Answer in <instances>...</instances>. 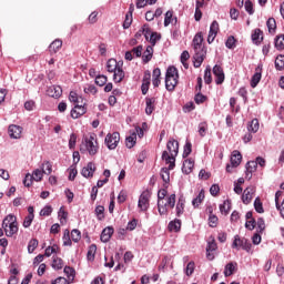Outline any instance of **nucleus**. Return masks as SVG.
I'll use <instances>...</instances> for the list:
<instances>
[{
    "label": "nucleus",
    "mask_w": 284,
    "mask_h": 284,
    "mask_svg": "<svg viewBox=\"0 0 284 284\" xmlns=\"http://www.w3.org/2000/svg\"><path fill=\"white\" fill-rule=\"evenodd\" d=\"M166 150L162 153V161L169 165V170L176 168V156H179V141L170 139L166 143Z\"/></svg>",
    "instance_id": "obj_1"
},
{
    "label": "nucleus",
    "mask_w": 284,
    "mask_h": 284,
    "mask_svg": "<svg viewBox=\"0 0 284 284\" xmlns=\"http://www.w3.org/2000/svg\"><path fill=\"white\" fill-rule=\"evenodd\" d=\"M193 49H194L193 65L194 68H201V65L203 64V61H205V54H207V51L203 45V34L201 33L195 34L193 39Z\"/></svg>",
    "instance_id": "obj_2"
},
{
    "label": "nucleus",
    "mask_w": 284,
    "mask_h": 284,
    "mask_svg": "<svg viewBox=\"0 0 284 284\" xmlns=\"http://www.w3.org/2000/svg\"><path fill=\"white\" fill-rule=\"evenodd\" d=\"M80 152L82 154H90V156H94L99 152V142L97 141V134L91 133L83 136L80 144Z\"/></svg>",
    "instance_id": "obj_3"
},
{
    "label": "nucleus",
    "mask_w": 284,
    "mask_h": 284,
    "mask_svg": "<svg viewBox=\"0 0 284 284\" xmlns=\"http://www.w3.org/2000/svg\"><path fill=\"white\" fill-rule=\"evenodd\" d=\"M108 72H113V81L121 83L125 79V71H123V61H116L115 59H109L106 62Z\"/></svg>",
    "instance_id": "obj_4"
},
{
    "label": "nucleus",
    "mask_w": 284,
    "mask_h": 284,
    "mask_svg": "<svg viewBox=\"0 0 284 284\" xmlns=\"http://www.w3.org/2000/svg\"><path fill=\"white\" fill-rule=\"evenodd\" d=\"M2 229L6 236H14L19 232V225L17 223V216L9 214L2 221Z\"/></svg>",
    "instance_id": "obj_5"
},
{
    "label": "nucleus",
    "mask_w": 284,
    "mask_h": 284,
    "mask_svg": "<svg viewBox=\"0 0 284 284\" xmlns=\"http://www.w3.org/2000/svg\"><path fill=\"white\" fill-rule=\"evenodd\" d=\"M179 83V70L175 67H169L165 75V88L169 92H173Z\"/></svg>",
    "instance_id": "obj_6"
},
{
    "label": "nucleus",
    "mask_w": 284,
    "mask_h": 284,
    "mask_svg": "<svg viewBox=\"0 0 284 284\" xmlns=\"http://www.w3.org/2000/svg\"><path fill=\"white\" fill-rule=\"evenodd\" d=\"M121 141V135L119 132L109 133L105 136L104 143L109 150H116L119 142Z\"/></svg>",
    "instance_id": "obj_7"
},
{
    "label": "nucleus",
    "mask_w": 284,
    "mask_h": 284,
    "mask_svg": "<svg viewBox=\"0 0 284 284\" xmlns=\"http://www.w3.org/2000/svg\"><path fill=\"white\" fill-rule=\"evenodd\" d=\"M150 191H144L138 202V207L141 210V212H148V209L150 207Z\"/></svg>",
    "instance_id": "obj_8"
},
{
    "label": "nucleus",
    "mask_w": 284,
    "mask_h": 284,
    "mask_svg": "<svg viewBox=\"0 0 284 284\" xmlns=\"http://www.w3.org/2000/svg\"><path fill=\"white\" fill-rule=\"evenodd\" d=\"M232 247L239 250V247L244 248L246 252L252 250V243L247 241V239H241L239 235H235Z\"/></svg>",
    "instance_id": "obj_9"
},
{
    "label": "nucleus",
    "mask_w": 284,
    "mask_h": 284,
    "mask_svg": "<svg viewBox=\"0 0 284 284\" xmlns=\"http://www.w3.org/2000/svg\"><path fill=\"white\" fill-rule=\"evenodd\" d=\"M243 159V155H241V152L233 151L231 155V165H226V172H232V168H239L241 165V161Z\"/></svg>",
    "instance_id": "obj_10"
},
{
    "label": "nucleus",
    "mask_w": 284,
    "mask_h": 284,
    "mask_svg": "<svg viewBox=\"0 0 284 284\" xmlns=\"http://www.w3.org/2000/svg\"><path fill=\"white\" fill-rule=\"evenodd\" d=\"M213 74L215 77L216 85H222V83L225 81V72L223 71V67L215 64L213 67Z\"/></svg>",
    "instance_id": "obj_11"
},
{
    "label": "nucleus",
    "mask_w": 284,
    "mask_h": 284,
    "mask_svg": "<svg viewBox=\"0 0 284 284\" xmlns=\"http://www.w3.org/2000/svg\"><path fill=\"white\" fill-rule=\"evenodd\" d=\"M216 240H209L206 246V258L207 261H214V252L217 250Z\"/></svg>",
    "instance_id": "obj_12"
},
{
    "label": "nucleus",
    "mask_w": 284,
    "mask_h": 284,
    "mask_svg": "<svg viewBox=\"0 0 284 284\" xmlns=\"http://www.w3.org/2000/svg\"><path fill=\"white\" fill-rule=\"evenodd\" d=\"M94 172H97V166L94 163L89 162L87 166L82 169L81 174L84 179H92V176H94Z\"/></svg>",
    "instance_id": "obj_13"
},
{
    "label": "nucleus",
    "mask_w": 284,
    "mask_h": 284,
    "mask_svg": "<svg viewBox=\"0 0 284 284\" xmlns=\"http://www.w3.org/2000/svg\"><path fill=\"white\" fill-rule=\"evenodd\" d=\"M8 132H9L10 139H21L23 128L17 125V124H11V125H9Z\"/></svg>",
    "instance_id": "obj_14"
},
{
    "label": "nucleus",
    "mask_w": 284,
    "mask_h": 284,
    "mask_svg": "<svg viewBox=\"0 0 284 284\" xmlns=\"http://www.w3.org/2000/svg\"><path fill=\"white\" fill-rule=\"evenodd\" d=\"M216 34H219V22L214 20L210 27L207 43H214V39H216Z\"/></svg>",
    "instance_id": "obj_15"
},
{
    "label": "nucleus",
    "mask_w": 284,
    "mask_h": 284,
    "mask_svg": "<svg viewBox=\"0 0 284 284\" xmlns=\"http://www.w3.org/2000/svg\"><path fill=\"white\" fill-rule=\"evenodd\" d=\"M253 196H254V186L246 187L242 195L243 203L245 205H250V203H252Z\"/></svg>",
    "instance_id": "obj_16"
},
{
    "label": "nucleus",
    "mask_w": 284,
    "mask_h": 284,
    "mask_svg": "<svg viewBox=\"0 0 284 284\" xmlns=\"http://www.w3.org/2000/svg\"><path fill=\"white\" fill-rule=\"evenodd\" d=\"M150 79H152V74L150 73V71H146L142 80V94H148V91L150 90Z\"/></svg>",
    "instance_id": "obj_17"
},
{
    "label": "nucleus",
    "mask_w": 284,
    "mask_h": 284,
    "mask_svg": "<svg viewBox=\"0 0 284 284\" xmlns=\"http://www.w3.org/2000/svg\"><path fill=\"white\" fill-rule=\"evenodd\" d=\"M47 94L48 97H52L53 99H59V97L63 94V90L61 89V87L52 85L49 87V89L47 90Z\"/></svg>",
    "instance_id": "obj_18"
},
{
    "label": "nucleus",
    "mask_w": 284,
    "mask_h": 284,
    "mask_svg": "<svg viewBox=\"0 0 284 284\" xmlns=\"http://www.w3.org/2000/svg\"><path fill=\"white\" fill-rule=\"evenodd\" d=\"M83 114H85V106H83V104H75L71 110L72 119H79V116H83Z\"/></svg>",
    "instance_id": "obj_19"
},
{
    "label": "nucleus",
    "mask_w": 284,
    "mask_h": 284,
    "mask_svg": "<svg viewBox=\"0 0 284 284\" xmlns=\"http://www.w3.org/2000/svg\"><path fill=\"white\" fill-rule=\"evenodd\" d=\"M112 234H114V229L110 226L105 227L100 236L102 243H108L112 239Z\"/></svg>",
    "instance_id": "obj_20"
},
{
    "label": "nucleus",
    "mask_w": 284,
    "mask_h": 284,
    "mask_svg": "<svg viewBox=\"0 0 284 284\" xmlns=\"http://www.w3.org/2000/svg\"><path fill=\"white\" fill-rule=\"evenodd\" d=\"M192 170H194V160L192 159H186L183 162V166H182V172L184 174H192Z\"/></svg>",
    "instance_id": "obj_21"
},
{
    "label": "nucleus",
    "mask_w": 284,
    "mask_h": 284,
    "mask_svg": "<svg viewBox=\"0 0 284 284\" xmlns=\"http://www.w3.org/2000/svg\"><path fill=\"white\" fill-rule=\"evenodd\" d=\"M258 165L256 164V161H248L246 164V179H252V174L256 171Z\"/></svg>",
    "instance_id": "obj_22"
},
{
    "label": "nucleus",
    "mask_w": 284,
    "mask_h": 284,
    "mask_svg": "<svg viewBox=\"0 0 284 284\" xmlns=\"http://www.w3.org/2000/svg\"><path fill=\"white\" fill-rule=\"evenodd\" d=\"M154 54V48L152 47H146L145 51L142 54V60L144 63H150L152 61V57Z\"/></svg>",
    "instance_id": "obj_23"
},
{
    "label": "nucleus",
    "mask_w": 284,
    "mask_h": 284,
    "mask_svg": "<svg viewBox=\"0 0 284 284\" xmlns=\"http://www.w3.org/2000/svg\"><path fill=\"white\" fill-rule=\"evenodd\" d=\"M230 210H232V203L230 200H225L222 204H220V212L227 216L230 214Z\"/></svg>",
    "instance_id": "obj_24"
},
{
    "label": "nucleus",
    "mask_w": 284,
    "mask_h": 284,
    "mask_svg": "<svg viewBox=\"0 0 284 284\" xmlns=\"http://www.w3.org/2000/svg\"><path fill=\"white\" fill-rule=\"evenodd\" d=\"M153 85L154 88H159L161 85V69L156 68L153 70Z\"/></svg>",
    "instance_id": "obj_25"
},
{
    "label": "nucleus",
    "mask_w": 284,
    "mask_h": 284,
    "mask_svg": "<svg viewBox=\"0 0 284 284\" xmlns=\"http://www.w3.org/2000/svg\"><path fill=\"white\" fill-rule=\"evenodd\" d=\"M158 211L161 216L168 214V203H165V200H158Z\"/></svg>",
    "instance_id": "obj_26"
},
{
    "label": "nucleus",
    "mask_w": 284,
    "mask_h": 284,
    "mask_svg": "<svg viewBox=\"0 0 284 284\" xmlns=\"http://www.w3.org/2000/svg\"><path fill=\"white\" fill-rule=\"evenodd\" d=\"M252 41L255 44H258L263 41V31H261V29L254 30V33L252 34Z\"/></svg>",
    "instance_id": "obj_27"
},
{
    "label": "nucleus",
    "mask_w": 284,
    "mask_h": 284,
    "mask_svg": "<svg viewBox=\"0 0 284 284\" xmlns=\"http://www.w3.org/2000/svg\"><path fill=\"white\" fill-rule=\"evenodd\" d=\"M175 210H176V216H181V214H183L185 210V199L183 196L179 199Z\"/></svg>",
    "instance_id": "obj_28"
},
{
    "label": "nucleus",
    "mask_w": 284,
    "mask_h": 284,
    "mask_svg": "<svg viewBox=\"0 0 284 284\" xmlns=\"http://www.w3.org/2000/svg\"><path fill=\"white\" fill-rule=\"evenodd\" d=\"M170 232H181V220H174L169 223Z\"/></svg>",
    "instance_id": "obj_29"
},
{
    "label": "nucleus",
    "mask_w": 284,
    "mask_h": 284,
    "mask_svg": "<svg viewBox=\"0 0 284 284\" xmlns=\"http://www.w3.org/2000/svg\"><path fill=\"white\" fill-rule=\"evenodd\" d=\"M234 270H236V263L231 262L226 264L224 268V276H232V274H234Z\"/></svg>",
    "instance_id": "obj_30"
},
{
    "label": "nucleus",
    "mask_w": 284,
    "mask_h": 284,
    "mask_svg": "<svg viewBox=\"0 0 284 284\" xmlns=\"http://www.w3.org/2000/svg\"><path fill=\"white\" fill-rule=\"evenodd\" d=\"M258 119H253L250 123V125L247 126L248 132H253V134H256V132H258Z\"/></svg>",
    "instance_id": "obj_31"
},
{
    "label": "nucleus",
    "mask_w": 284,
    "mask_h": 284,
    "mask_svg": "<svg viewBox=\"0 0 284 284\" xmlns=\"http://www.w3.org/2000/svg\"><path fill=\"white\" fill-rule=\"evenodd\" d=\"M41 171L47 175L52 174V163H50V161L43 162L41 165Z\"/></svg>",
    "instance_id": "obj_32"
},
{
    "label": "nucleus",
    "mask_w": 284,
    "mask_h": 284,
    "mask_svg": "<svg viewBox=\"0 0 284 284\" xmlns=\"http://www.w3.org/2000/svg\"><path fill=\"white\" fill-rule=\"evenodd\" d=\"M154 112V98H146L145 113L152 114Z\"/></svg>",
    "instance_id": "obj_33"
},
{
    "label": "nucleus",
    "mask_w": 284,
    "mask_h": 284,
    "mask_svg": "<svg viewBox=\"0 0 284 284\" xmlns=\"http://www.w3.org/2000/svg\"><path fill=\"white\" fill-rule=\"evenodd\" d=\"M95 254H97V245L95 244H91L89 246V250H88V253H87L88 261H94Z\"/></svg>",
    "instance_id": "obj_34"
},
{
    "label": "nucleus",
    "mask_w": 284,
    "mask_h": 284,
    "mask_svg": "<svg viewBox=\"0 0 284 284\" xmlns=\"http://www.w3.org/2000/svg\"><path fill=\"white\" fill-rule=\"evenodd\" d=\"M170 168H163L160 172L161 179L164 181V183H170Z\"/></svg>",
    "instance_id": "obj_35"
},
{
    "label": "nucleus",
    "mask_w": 284,
    "mask_h": 284,
    "mask_svg": "<svg viewBox=\"0 0 284 284\" xmlns=\"http://www.w3.org/2000/svg\"><path fill=\"white\" fill-rule=\"evenodd\" d=\"M64 274L68 277V282L72 283V281H74V268L70 267V266H65L64 267Z\"/></svg>",
    "instance_id": "obj_36"
},
{
    "label": "nucleus",
    "mask_w": 284,
    "mask_h": 284,
    "mask_svg": "<svg viewBox=\"0 0 284 284\" xmlns=\"http://www.w3.org/2000/svg\"><path fill=\"white\" fill-rule=\"evenodd\" d=\"M52 267L53 270H63V260H61V257L53 256Z\"/></svg>",
    "instance_id": "obj_37"
},
{
    "label": "nucleus",
    "mask_w": 284,
    "mask_h": 284,
    "mask_svg": "<svg viewBox=\"0 0 284 284\" xmlns=\"http://www.w3.org/2000/svg\"><path fill=\"white\" fill-rule=\"evenodd\" d=\"M61 45H63V42L61 40H54L50 47H49V50L50 52H59Z\"/></svg>",
    "instance_id": "obj_38"
},
{
    "label": "nucleus",
    "mask_w": 284,
    "mask_h": 284,
    "mask_svg": "<svg viewBox=\"0 0 284 284\" xmlns=\"http://www.w3.org/2000/svg\"><path fill=\"white\" fill-rule=\"evenodd\" d=\"M133 145H136V132H133L131 135L126 138V148L131 150Z\"/></svg>",
    "instance_id": "obj_39"
},
{
    "label": "nucleus",
    "mask_w": 284,
    "mask_h": 284,
    "mask_svg": "<svg viewBox=\"0 0 284 284\" xmlns=\"http://www.w3.org/2000/svg\"><path fill=\"white\" fill-rule=\"evenodd\" d=\"M205 199V192L204 191H201L200 193H199V195L195 197V199H193V201H192V205L194 206V207H199V204L200 203H203V200Z\"/></svg>",
    "instance_id": "obj_40"
},
{
    "label": "nucleus",
    "mask_w": 284,
    "mask_h": 284,
    "mask_svg": "<svg viewBox=\"0 0 284 284\" xmlns=\"http://www.w3.org/2000/svg\"><path fill=\"white\" fill-rule=\"evenodd\" d=\"M276 50H284V34H280L275 38Z\"/></svg>",
    "instance_id": "obj_41"
},
{
    "label": "nucleus",
    "mask_w": 284,
    "mask_h": 284,
    "mask_svg": "<svg viewBox=\"0 0 284 284\" xmlns=\"http://www.w3.org/2000/svg\"><path fill=\"white\" fill-rule=\"evenodd\" d=\"M105 207L103 205H99L95 207V215L98 216L99 221H103L105 219Z\"/></svg>",
    "instance_id": "obj_42"
},
{
    "label": "nucleus",
    "mask_w": 284,
    "mask_h": 284,
    "mask_svg": "<svg viewBox=\"0 0 284 284\" xmlns=\"http://www.w3.org/2000/svg\"><path fill=\"white\" fill-rule=\"evenodd\" d=\"M58 216L60 219L61 225H65V223L68 221V212H65V210H63V207H60Z\"/></svg>",
    "instance_id": "obj_43"
},
{
    "label": "nucleus",
    "mask_w": 284,
    "mask_h": 284,
    "mask_svg": "<svg viewBox=\"0 0 284 284\" xmlns=\"http://www.w3.org/2000/svg\"><path fill=\"white\" fill-rule=\"evenodd\" d=\"M275 68L276 70H284V55L280 54L275 59Z\"/></svg>",
    "instance_id": "obj_44"
},
{
    "label": "nucleus",
    "mask_w": 284,
    "mask_h": 284,
    "mask_svg": "<svg viewBox=\"0 0 284 284\" xmlns=\"http://www.w3.org/2000/svg\"><path fill=\"white\" fill-rule=\"evenodd\" d=\"M43 171L41 170V169H36L34 171H33V173H32V175H31V179L33 180V181H37V182H39V181H41V179H43Z\"/></svg>",
    "instance_id": "obj_45"
},
{
    "label": "nucleus",
    "mask_w": 284,
    "mask_h": 284,
    "mask_svg": "<svg viewBox=\"0 0 284 284\" xmlns=\"http://www.w3.org/2000/svg\"><path fill=\"white\" fill-rule=\"evenodd\" d=\"M261 77H262L261 72L254 73L251 80V88H256V85L261 83Z\"/></svg>",
    "instance_id": "obj_46"
},
{
    "label": "nucleus",
    "mask_w": 284,
    "mask_h": 284,
    "mask_svg": "<svg viewBox=\"0 0 284 284\" xmlns=\"http://www.w3.org/2000/svg\"><path fill=\"white\" fill-rule=\"evenodd\" d=\"M204 81L207 85L212 83V69L210 67H206L204 71Z\"/></svg>",
    "instance_id": "obj_47"
},
{
    "label": "nucleus",
    "mask_w": 284,
    "mask_h": 284,
    "mask_svg": "<svg viewBox=\"0 0 284 284\" xmlns=\"http://www.w3.org/2000/svg\"><path fill=\"white\" fill-rule=\"evenodd\" d=\"M166 206L171 207L172 210H174V206L176 205V194H171L168 199H166Z\"/></svg>",
    "instance_id": "obj_48"
},
{
    "label": "nucleus",
    "mask_w": 284,
    "mask_h": 284,
    "mask_svg": "<svg viewBox=\"0 0 284 284\" xmlns=\"http://www.w3.org/2000/svg\"><path fill=\"white\" fill-rule=\"evenodd\" d=\"M166 206L171 207L172 210H174V206L176 205V194H171L168 199H166Z\"/></svg>",
    "instance_id": "obj_49"
},
{
    "label": "nucleus",
    "mask_w": 284,
    "mask_h": 284,
    "mask_svg": "<svg viewBox=\"0 0 284 284\" xmlns=\"http://www.w3.org/2000/svg\"><path fill=\"white\" fill-rule=\"evenodd\" d=\"M71 239L74 243H79L81 241V231L73 229L71 231Z\"/></svg>",
    "instance_id": "obj_50"
},
{
    "label": "nucleus",
    "mask_w": 284,
    "mask_h": 284,
    "mask_svg": "<svg viewBox=\"0 0 284 284\" xmlns=\"http://www.w3.org/2000/svg\"><path fill=\"white\" fill-rule=\"evenodd\" d=\"M108 83V77L105 75H98L95 77V84L100 85V88H103Z\"/></svg>",
    "instance_id": "obj_51"
},
{
    "label": "nucleus",
    "mask_w": 284,
    "mask_h": 284,
    "mask_svg": "<svg viewBox=\"0 0 284 284\" xmlns=\"http://www.w3.org/2000/svg\"><path fill=\"white\" fill-rule=\"evenodd\" d=\"M161 40V34L156 33V32H152L151 34H149V41L152 45H156V41Z\"/></svg>",
    "instance_id": "obj_52"
},
{
    "label": "nucleus",
    "mask_w": 284,
    "mask_h": 284,
    "mask_svg": "<svg viewBox=\"0 0 284 284\" xmlns=\"http://www.w3.org/2000/svg\"><path fill=\"white\" fill-rule=\"evenodd\" d=\"M36 247H39V241L37 239H33L28 244V252H29V254H32V252H34Z\"/></svg>",
    "instance_id": "obj_53"
},
{
    "label": "nucleus",
    "mask_w": 284,
    "mask_h": 284,
    "mask_svg": "<svg viewBox=\"0 0 284 284\" xmlns=\"http://www.w3.org/2000/svg\"><path fill=\"white\" fill-rule=\"evenodd\" d=\"M83 91L85 94H97L98 92L97 87H94V84H87Z\"/></svg>",
    "instance_id": "obj_54"
},
{
    "label": "nucleus",
    "mask_w": 284,
    "mask_h": 284,
    "mask_svg": "<svg viewBox=\"0 0 284 284\" xmlns=\"http://www.w3.org/2000/svg\"><path fill=\"white\" fill-rule=\"evenodd\" d=\"M62 241H63L64 246L72 245V240L70 239V231H68V230L64 231V235L62 237Z\"/></svg>",
    "instance_id": "obj_55"
},
{
    "label": "nucleus",
    "mask_w": 284,
    "mask_h": 284,
    "mask_svg": "<svg viewBox=\"0 0 284 284\" xmlns=\"http://www.w3.org/2000/svg\"><path fill=\"white\" fill-rule=\"evenodd\" d=\"M268 32H274L276 30V20L274 18H270L266 22Z\"/></svg>",
    "instance_id": "obj_56"
},
{
    "label": "nucleus",
    "mask_w": 284,
    "mask_h": 284,
    "mask_svg": "<svg viewBox=\"0 0 284 284\" xmlns=\"http://www.w3.org/2000/svg\"><path fill=\"white\" fill-rule=\"evenodd\" d=\"M189 154H192V143L186 142L184 145L183 154H182L183 159H187Z\"/></svg>",
    "instance_id": "obj_57"
},
{
    "label": "nucleus",
    "mask_w": 284,
    "mask_h": 284,
    "mask_svg": "<svg viewBox=\"0 0 284 284\" xmlns=\"http://www.w3.org/2000/svg\"><path fill=\"white\" fill-rule=\"evenodd\" d=\"M225 45L229 48V50H232L236 45V39H234L233 36H230L225 42Z\"/></svg>",
    "instance_id": "obj_58"
},
{
    "label": "nucleus",
    "mask_w": 284,
    "mask_h": 284,
    "mask_svg": "<svg viewBox=\"0 0 284 284\" xmlns=\"http://www.w3.org/2000/svg\"><path fill=\"white\" fill-rule=\"evenodd\" d=\"M209 225L210 227H216V225H219V217L214 214H211L209 216Z\"/></svg>",
    "instance_id": "obj_59"
},
{
    "label": "nucleus",
    "mask_w": 284,
    "mask_h": 284,
    "mask_svg": "<svg viewBox=\"0 0 284 284\" xmlns=\"http://www.w3.org/2000/svg\"><path fill=\"white\" fill-rule=\"evenodd\" d=\"M254 207H255V211L258 213V214H263V203H261V199H255L254 201Z\"/></svg>",
    "instance_id": "obj_60"
},
{
    "label": "nucleus",
    "mask_w": 284,
    "mask_h": 284,
    "mask_svg": "<svg viewBox=\"0 0 284 284\" xmlns=\"http://www.w3.org/2000/svg\"><path fill=\"white\" fill-rule=\"evenodd\" d=\"M69 148L70 150H74V148H77V135L74 133L70 135Z\"/></svg>",
    "instance_id": "obj_61"
},
{
    "label": "nucleus",
    "mask_w": 284,
    "mask_h": 284,
    "mask_svg": "<svg viewBox=\"0 0 284 284\" xmlns=\"http://www.w3.org/2000/svg\"><path fill=\"white\" fill-rule=\"evenodd\" d=\"M32 221H34V215H27L23 221V227H30L32 225Z\"/></svg>",
    "instance_id": "obj_62"
},
{
    "label": "nucleus",
    "mask_w": 284,
    "mask_h": 284,
    "mask_svg": "<svg viewBox=\"0 0 284 284\" xmlns=\"http://www.w3.org/2000/svg\"><path fill=\"white\" fill-rule=\"evenodd\" d=\"M172 11H166L165 13V18H164V26L165 28H168V26H170V23H172Z\"/></svg>",
    "instance_id": "obj_63"
},
{
    "label": "nucleus",
    "mask_w": 284,
    "mask_h": 284,
    "mask_svg": "<svg viewBox=\"0 0 284 284\" xmlns=\"http://www.w3.org/2000/svg\"><path fill=\"white\" fill-rule=\"evenodd\" d=\"M51 284H70V282L65 277H58Z\"/></svg>",
    "instance_id": "obj_64"
}]
</instances>
